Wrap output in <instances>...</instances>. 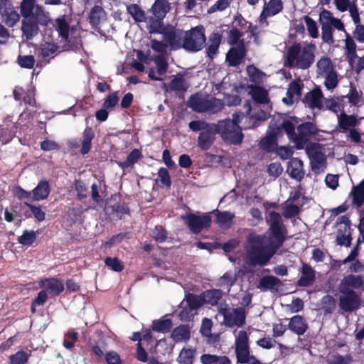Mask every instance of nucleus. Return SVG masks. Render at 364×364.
<instances>
[{
    "instance_id": "62",
    "label": "nucleus",
    "mask_w": 364,
    "mask_h": 364,
    "mask_svg": "<svg viewBox=\"0 0 364 364\" xmlns=\"http://www.w3.org/2000/svg\"><path fill=\"white\" fill-rule=\"evenodd\" d=\"M346 97L349 102L353 106L358 105L362 99L361 95L359 94L356 87L352 82L350 83L349 92L346 95Z\"/></svg>"
},
{
    "instance_id": "3",
    "label": "nucleus",
    "mask_w": 364,
    "mask_h": 364,
    "mask_svg": "<svg viewBox=\"0 0 364 364\" xmlns=\"http://www.w3.org/2000/svg\"><path fill=\"white\" fill-rule=\"evenodd\" d=\"M147 28L151 33L163 34L164 40L171 50L183 48L184 32L182 30L176 29L171 24H149Z\"/></svg>"
},
{
    "instance_id": "2",
    "label": "nucleus",
    "mask_w": 364,
    "mask_h": 364,
    "mask_svg": "<svg viewBox=\"0 0 364 364\" xmlns=\"http://www.w3.org/2000/svg\"><path fill=\"white\" fill-rule=\"evenodd\" d=\"M316 46L309 43L301 48L300 43H294L285 54V65L290 68L306 70L314 62Z\"/></svg>"
},
{
    "instance_id": "41",
    "label": "nucleus",
    "mask_w": 364,
    "mask_h": 364,
    "mask_svg": "<svg viewBox=\"0 0 364 364\" xmlns=\"http://www.w3.org/2000/svg\"><path fill=\"white\" fill-rule=\"evenodd\" d=\"M280 284V279L272 275L263 276L259 281L258 288L262 291H266L269 289L275 288Z\"/></svg>"
},
{
    "instance_id": "50",
    "label": "nucleus",
    "mask_w": 364,
    "mask_h": 364,
    "mask_svg": "<svg viewBox=\"0 0 364 364\" xmlns=\"http://www.w3.org/2000/svg\"><path fill=\"white\" fill-rule=\"evenodd\" d=\"M186 302L191 310H196L201 307L204 304V299L202 294L200 295H196L189 293L186 296Z\"/></svg>"
},
{
    "instance_id": "48",
    "label": "nucleus",
    "mask_w": 364,
    "mask_h": 364,
    "mask_svg": "<svg viewBox=\"0 0 364 364\" xmlns=\"http://www.w3.org/2000/svg\"><path fill=\"white\" fill-rule=\"evenodd\" d=\"M195 355V350L183 348L180 351L177 361L179 364H193Z\"/></svg>"
},
{
    "instance_id": "13",
    "label": "nucleus",
    "mask_w": 364,
    "mask_h": 364,
    "mask_svg": "<svg viewBox=\"0 0 364 364\" xmlns=\"http://www.w3.org/2000/svg\"><path fill=\"white\" fill-rule=\"evenodd\" d=\"M364 291V278L360 274H349L345 275L338 285V291Z\"/></svg>"
},
{
    "instance_id": "5",
    "label": "nucleus",
    "mask_w": 364,
    "mask_h": 364,
    "mask_svg": "<svg viewBox=\"0 0 364 364\" xmlns=\"http://www.w3.org/2000/svg\"><path fill=\"white\" fill-rule=\"evenodd\" d=\"M80 24L70 27V24H53L58 36L61 38L60 43L63 42V50L77 48L81 45L80 32L78 28Z\"/></svg>"
},
{
    "instance_id": "7",
    "label": "nucleus",
    "mask_w": 364,
    "mask_h": 364,
    "mask_svg": "<svg viewBox=\"0 0 364 364\" xmlns=\"http://www.w3.org/2000/svg\"><path fill=\"white\" fill-rule=\"evenodd\" d=\"M306 152L310 160L311 170L315 173L323 172L326 167V157L318 143L309 142L306 146Z\"/></svg>"
},
{
    "instance_id": "9",
    "label": "nucleus",
    "mask_w": 364,
    "mask_h": 364,
    "mask_svg": "<svg viewBox=\"0 0 364 364\" xmlns=\"http://www.w3.org/2000/svg\"><path fill=\"white\" fill-rule=\"evenodd\" d=\"M297 133L294 139V144L297 149H303L307 145L312 136L318 134V129L311 122H306L299 124L296 127Z\"/></svg>"
},
{
    "instance_id": "35",
    "label": "nucleus",
    "mask_w": 364,
    "mask_h": 364,
    "mask_svg": "<svg viewBox=\"0 0 364 364\" xmlns=\"http://www.w3.org/2000/svg\"><path fill=\"white\" fill-rule=\"evenodd\" d=\"M0 12L5 23H17L20 19L19 14L10 4L3 6Z\"/></svg>"
},
{
    "instance_id": "4",
    "label": "nucleus",
    "mask_w": 364,
    "mask_h": 364,
    "mask_svg": "<svg viewBox=\"0 0 364 364\" xmlns=\"http://www.w3.org/2000/svg\"><path fill=\"white\" fill-rule=\"evenodd\" d=\"M217 132L226 144L239 145L242 143L244 134L238 123L232 119H227L219 121L215 124Z\"/></svg>"
},
{
    "instance_id": "39",
    "label": "nucleus",
    "mask_w": 364,
    "mask_h": 364,
    "mask_svg": "<svg viewBox=\"0 0 364 364\" xmlns=\"http://www.w3.org/2000/svg\"><path fill=\"white\" fill-rule=\"evenodd\" d=\"M246 72L250 81L253 82L255 84L254 85L261 84L264 77L265 76L264 73L253 64L247 66Z\"/></svg>"
},
{
    "instance_id": "1",
    "label": "nucleus",
    "mask_w": 364,
    "mask_h": 364,
    "mask_svg": "<svg viewBox=\"0 0 364 364\" xmlns=\"http://www.w3.org/2000/svg\"><path fill=\"white\" fill-rule=\"evenodd\" d=\"M269 243L266 235L250 232L247 236L246 263L250 267L267 265L287 240V229L282 216L276 211L269 213Z\"/></svg>"
},
{
    "instance_id": "32",
    "label": "nucleus",
    "mask_w": 364,
    "mask_h": 364,
    "mask_svg": "<svg viewBox=\"0 0 364 364\" xmlns=\"http://www.w3.org/2000/svg\"><path fill=\"white\" fill-rule=\"evenodd\" d=\"M350 195L353 204L360 208L364 203V178L358 185L353 187Z\"/></svg>"
},
{
    "instance_id": "46",
    "label": "nucleus",
    "mask_w": 364,
    "mask_h": 364,
    "mask_svg": "<svg viewBox=\"0 0 364 364\" xmlns=\"http://www.w3.org/2000/svg\"><path fill=\"white\" fill-rule=\"evenodd\" d=\"M170 90L176 92H185L188 85L186 83L183 75H177L169 83Z\"/></svg>"
},
{
    "instance_id": "42",
    "label": "nucleus",
    "mask_w": 364,
    "mask_h": 364,
    "mask_svg": "<svg viewBox=\"0 0 364 364\" xmlns=\"http://www.w3.org/2000/svg\"><path fill=\"white\" fill-rule=\"evenodd\" d=\"M336 301L333 296L326 294L323 296L320 301V309L323 310L325 315L331 314L336 309Z\"/></svg>"
},
{
    "instance_id": "21",
    "label": "nucleus",
    "mask_w": 364,
    "mask_h": 364,
    "mask_svg": "<svg viewBox=\"0 0 364 364\" xmlns=\"http://www.w3.org/2000/svg\"><path fill=\"white\" fill-rule=\"evenodd\" d=\"M300 119L296 117H291L290 119H284L279 126L274 128L279 134L284 131L288 137L294 142L296 133L295 132V124L299 122Z\"/></svg>"
},
{
    "instance_id": "10",
    "label": "nucleus",
    "mask_w": 364,
    "mask_h": 364,
    "mask_svg": "<svg viewBox=\"0 0 364 364\" xmlns=\"http://www.w3.org/2000/svg\"><path fill=\"white\" fill-rule=\"evenodd\" d=\"M341 295L338 298L340 309L344 312H353L360 307V295L355 291H339Z\"/></svg>"
},
{
    "instance_id": "37",
    "label": "nucleus",
    "mask_w": 364,
    "mask_h": 364,
    "mask_svg": "<svg viewBox=\"0 0 364 364\" xmlns=\"http://www.w3.org/2000/svg\"><path fill=\"white\" fill-rule=\"evenodd\" d=\"M171 337L176 342L188 341L191 338L189 326L182 324L176 327L171 333Z\"/></svg>"
},
{
    "instance_id": "18",
    "label": "nucleus",
    "mask_w": 364,
    "mask_h": 364,
    "mask_svg": "<svg viewBox=\"0 0 364 364\" xmlns=\"http://www.w3.org/2000/svg\"><path fill=\"white\" fill-rule=\"evenodd\" d=\"M245 56V49L243 41L236 47H232L226 54V62L229 66H238Z\"/></svg>"
},
{
    "instance_id": "57",
    "label": "nucleus",
    "mask_w": 364,
    "mask_h": 364,
    "mask_svg": "<svg viewBox=\"0 0 364 364\" xmlns=\"http://www.w3.org/2000/svg\"><path fill=\"white\" fill-rule=\"evenodd\" d=\"M158 176L160 179V187L170 188L172 184L171 176L167 168L161 167L159 169Z\"/></svg>"
},
{
    "instance_id": "44",
    "label": "nucleus",
    "mask_w": 364,
    "mask_h": 364,
    "mask_svg": "<svg viewBox=\"0 0 364 364\" xmlns=\"http://www.w3.org/2000/svg\"><path fill=\"white\" fill-rule=\"evenodd\" d=\"M233 218L234 215L228 211H218L216 214V223L220 228L227 230L231 227Z\"/></svg>"
},
{
    "instance_id": "61",
    "label": "nucleus",
    "mask_w": 364,
    "mask_h": 364,
    "mask_svg": "<svg viewBox=\"0 0 364 364\" xmlns=\"http://www.w3.org/2000/svg\"><path fill=\"white\" fill-rule=\"evenodd\" d=\"M90 23H100L106 19V14L103 9L98 6H95L90 11Z\"/></svg>"
},
{
    "instance_id": "34",
    "label": "nucleus",
    "mask_w": 364,
    "mask_h": 364,
    "mask_svg": "<svg viewBox=\"0 0 364 364\" xmlns=\"http://www.w3.org/2000/svg\"><path fill=\"white\" fill-rule=\"evenodd\" d=\"M59 49L60 46L57 43L45 42L41 45L39 55L44 58L48 57L53 58L58 53L61 52Z\"/></svg>"
},
{
    "instance_id": "12",
    "label": "nucleus",
    "mask_w": 364,
    "mask_h": 364,
    "mask_svg": "<svg viewBox=\"0 0 364 364\" xmlns=\"http://www.w3.org/2000/svg\"><path fill=\"white\" fill-rule=\"evenodd\" d=\"M220 313L224 317L225 323L229 326L241 327L245 323L246 311L243 307H238L230 310L228 308H223L220 310Z\"/></svg>"
},
{
    "instance_id": "31",
    "label": "nucleus",
    "mask_w": 364,
    "mask_h": 364,
    "mask_svg": "<svg viewBox=\"0 0 364 364\" xmlns=\"http://www.w3.org/2000/svg\"><path fill=\"white\" fill-rule=\"evenodd\" d=\"M278 133L274 129L261 141H259V146L262 149L267 151H272L277 145V136Z\"/></svg>"
},
{
    "instance_id": "25",
    "label": "nucleus",
    "mask_w": 364,
    "mask_h": 364,
    "mask_svg": "<svg viewBox=\"0 0 364 364\" xmlns=\"http://www.w3.org/2000/svg\"><path fill=\"white\" fill-rule=\"evenodd\" d=\"M249 337L245 331H240L235 339L236 358L249 352Z\"/></svg>"
},
{
    "instance_id": "16",
    "label": "nucleus",
    "mask_w": 364,
    "mask_h": 364,
    "mask_svg": "<svg viewBox=\"0 0 364 364\" xmlns=\"http://www.w3.org/2000/svg\"><path fill=\"white\" fill-rule=\"evenodd\" d=\"M301 277L296 282L299 287H309L316 280V271L307 263L303 262L300 269Z\"/></svg>"
},
{
    "instance_id": "19",
    "label": "nucleus",
    "mask_w": 364,
    "mask_h": 364,
    "mask_svg": "<svg viewBox=\"0 0 364 364\" xmlns=\"http://www.w3.org/2000/svg\"><path fill=\"white\" fill-rule=\"evenodd\" d=\"M41 288L46 289L49 293L53 296H57L61 294L65 289V284L62 279L50 277L41 280L39 283Z\"/></svg>"
},
{
    "instance_id": "28",
    "label": "nucleus",
    "mask_w": 364,
    "mask_h": 364,
    "mask_svg": "<svg viewBox=\"0 0 364 364\" xmlns=\"http://www.w3.org/2000/svg\"><path fill=\"white\" fill-rule=\"evenodd\" d=\"M169 9L170 6L166 0H156L151 8V12L156 21H161L164 18Z\"/></svg>"
},
{
    "instance_id": "55",
    "label": "nucleus",
    "mask_w": 364,
    "mask_h": 364,
    "mask_svg": "<svg viewBox=\"0 0 364 364\" xmlns=\"http://www.w3.org/2000/svg\"><path fill=\"white\" fill-rule=\"evenodd\" d=\"M154 62L156 65L157 73L159 75H163L167 72L168 65L165 55H156L154 58Z\"/></svg>"
},
{
    "instance_id": "29",
    "label": "nucleus",
    "mask_w": 364,
    "mask_h": 364,
    "mask_svg": "<svg viewBox=\"0 0 364 364\" xmlns=\"http://www.w3.org/2000/svg\"><path fill=\"white\" fill-rule=\"evenodd\" d=\"M252 100L258 104H267L269 102L267 91L258 85H248Z\"/></svg>"
},
{
    "instance_id": "53",
    "label": "nucleus",
    "mask_w": 364,
    "mask_h": 364,
    "mask_svg": "<svg viewBox=\"0 0 364 364\" xmlns=\"http://www.w3.org/2000/svg\"><path fill=\"white\" fill-rule=\"evenodd\" d=\"M127 11L137 22H143L146 20L144 11L136 4H131L127 7Z\"/></svg>"
},
{
    "instance_id": "45",
    "label": "nucleus",
    "mask_w": 364,
    "mask_h": 364,
    "mask_svg": "<svg viewBox=\"0 0 364 364\" xmlns=\"http://www.w3.org/2000/svg\"><path fill=\"white\" fill-rule=\"evenodd\" d=\"M141 157V151L138 149H134L128 154L126 160L119 162L118 165L122 169L125 170L133 166Z\"/></svg>"
},
{
    "instance_id": "43",
    "label": "nucleus",
    "mask_w": 364,
    "mask_h": 364,
    "mask_svg": "<svg viewBox=\"0 0 364 364\" xmlns=\"http://www.w3.org/2000/svg\"><path fill=\"white\" fill-rule=\"evenodd\" d=\"M318 73L319 75H326L336 71L332 60L326 56L321 57L316 63Z\"/></svg>"
},
{
    "instance_id": "17",
    "label": "nucleus",
    "mask_w": 364,
    "mask_h": 364,
    "mask_svg": "<svg viewBox=\"0 0 364 364\" xmlns=\"http://www.w3.org/2000/svg\"><path fill=\"white\" fill-rule=\"evenodd\" d=\"M323 98V95L321 90L319 88H314L304 95L302 102L311 109L316 108L322 109L323 107L322 102Z\"/></svg>"
},
{
    "instance_id": "51",
    "label": "nucleus",
    "mask_w": 364,
    "mask_h": 364,
    "mask_svg": "<svg viewBox=\"0 0 364 364\" xmlns=\"http://www.w3.org/2000/svg\"><path fill=\"white\" fill-rule=\"evenodd\" d=\"M36 239L37 235L35 231L25 230L22 235L18 237V242L23 246H30L35 242Z\"/></svg>"
},
{
    "instance_id": "36",
    "label": "nucleus",
    "mask_w": 364,
    "mask_h": 364,
    "mask_svg": "<svg viewBox=\"0 0 364 364\" xmlns=\"http://www.w3.org/2000/svg\"><path fill=\"white\" fill-rule=\"evenodd\" d=\"M202 364H231L230 359L226 355L204 353L200 356Z\"/></svg>"
},
{
    "instance_id": "38",
    "label": "nucleus",
    "mask_w": 364,
    "mask_h": 364,
    "mask_svg": "<svg viewBox=\"0 0 364 364\" xmlns=\"http://www.w3.org/2000/svg\"><path fill=\"white\" fill-rule=\"evenodd\" d=\"M105 210L108 215H124L130 214V209L128 205L125 202L118 201L112 205H108L105 207Z\"/></svg>"
},
{
    "instance_id": "58",
    "label": "nucleus",
    "mask_w": 364,
    "mask_h": 364,
    "mask_svg": "<svg viewBox=\"0 0 364 364\" xmlns=\"http://www.w3.org/2000/svg\"><path fill=\"white\" fill-rule=\"evenodd\" d=\"M21 30L26 38L31 40L38 33V24H21Z\"/></svg>"
},
{
    "instance_id": "40",
    "label": "nucleus",
    "mask_w": 364,
    "mask_h": 364,
    "mask_svg": "<svg viewBox=\"0 0 364 364\" xmlns=\"http://www.w3.org/2000/svg\"><path fill=\"white\" fill-rule=\"evenodd\" d=\"M202 295L204 299V304H208L212 306H215L223 296V291L215 289H209L203 291Z\"/></svg>"
},
{
    "instance_id": "14",
    "label": "nucleus",
    "mask_w": 364,
    "mask_h": 364,
    "mask_svg": "<svg viewBox=\"0 0 364 364\" xmlns=\"http://www.w3.org/2000/svg\"><path fill=\"white\" fill-rule=\"evenodd\" d=\"M87 346L99 360H102L106 350V341L101 333H95L88 340Z\"/></svg>"
},
{
    "instance_id": "20",
    "label": "nucleus",
    "mask_w": 364,
    "mask_h": 364,
    "mask_svg": "<svg viewBox=\"0 0 364 364\" xmlns=\"http://www.w3.org/2000/svg\"><path fill=\"white\" fill-rule=\"evenodd\" d=\"M304 84L299 80H293L290 82L287 91V97L282 99V102L287 105H291L296 99L300 98Z\"/></svg>"
},
{
    "instance_id": "60",
    "label": "nucleus",
    "mask_w": 364,
    "mask_h": 364,
    "mask_svg": "<svg viewBox=\"0 0 364 364\" xmlns=\"http://www.w3.org/2000/svg\"><path fill=\"white\" fill-rule=\"evenodd\" d=\"M105 264L114 272H122L124 268L123 262L118 257H107L105 259Z\"/></svg>"
},
{
    "instance_id": "47",
    "label": "nucleus",
    "mask_w": 364,
    "mask_h": 364,
    "mask_svg": "<svg viewBox=\"0 0 364 364\" xmlns=\"http://www.w3.org/2000/svg\"><path fill=\"white\" fill-rule=\"evenodd\" d=\"M173 326L172 320L170 318L159 319L153 321L151 329L156 332H161L164 333L171 331Z\"/></svg>"
},
{
    "instance_id": "33",
    "label": "nucleus",
    "mask_w": 364,
    "mask_h": 364,
    "mask_svg": "<svg viewBox=\"0 0 364 364\" xmlns=\"http://www.w3.org/2000/svg\"><path fill=\"white\" fill-rule=\"evenodd\" d=\"M221 43V35L218 33H213L209 36V45L206 48V53L208 58L213 59L218 53Z\"/></svg>"
},
{
    "instance_id": "64",
    "label": "nucleus",
    "mask_w": 364,
    "mask_h": 364,
    "mask_svg": "<svg viewBox=\"0 0 364 364\" xmlns=\"http://www.w3.org/2000/svg\"><path fill=\"white\" fill-rule=\"evenodd\" d=\"M237 359V363L239 364H267L262 363L256 356L251 355L250 352L245 353Z\"/></svg>"
},
{
    "instance_id": "27",
    "label": "nucleus",
    "mask_w": 364,
    "mask_h": 364,
    "mask_svg": "<svg viewBox=\"0 0 364 364\" xmlns=\"http://www.w3.org/2000/svg\"><path fill=\"white\" fill-rule=\"evenodd\" d=\"M338 124L343 132L355 128L359 124V121L354 114H347L343 111L338 115Z\"/></svg>"
},
{
    "instance_id": "59",
    "label": "nucleus",
    "mask_w": 364,
    "mask_h": 364,
    "mask_svg": "<svg viewBox=\"0 0 364 364\" xmlns=\"http://www.w3.org/2000/svg\"><path fill=\"white\" fill-rule=\"evenodd\" d=\"M346 55L350 63L357 58L356 45L352 38L346 40Z\"/></svg>"
},
{
    "instance_id": "54",
    "label": "nucleus",
    "mask_w": 364,
    "mask_h": 364,
    "mask_svg": "<svg viewBox=\"0 0 364 364\" xmlns=\"http://www.w3.org/2000/svg\"><path fill=\"white\" fill-rule=\"evenodd\" d=\"M223 107V103L221 100L216 97H211L209 100L205 99V112H217L220 111Z\"/></svg>"
},
{
    "instance_id": "6",
    "label": "nucleus",
    "mask_w": 364,
    "mask_h": 364,
    "mask_svg": "<svg viewBox=\"0 0 364 364\" xmlns=\"http://www.w3.org/2000/svg\"><path fill=\"white\" fill-rule=\"evenodd\" d=\"M206 37L203 25H198L184 32L183 48L190 52L201 50L205 44Z\"/></svg>"
},
{
    "instance_id": "26",
    "label": "nucleus",
    "mask_w": 364,
    "mask_h": 364,
    "mask_svg": "<svg viewBox=\"0 0 364 364\" xmlns=\"http://www.w3.org/2000/svg\"><path fill=\"white\" fill-rule=\"evenodd\" d=\"M31 193L33 195L32 201H40L46 199L50 193L49 182L46 179L41 180Z\"/></svg>"
},
{
    "instance_id": "11",
    "label": "nucleus",
    "mask_w": 364,
    "mask_h": 364,
    "mask_svg": "<svg viewBox=\"0 0 364 364\" xmlns=\"http://www.w3.org/2000/svg\"><path fill=\"white\" fill-rule=\"evenodd\" d=\"M95 137V133L91 127H86L82 132V140L77 139H70L68 146L71 149H77L80 147V153L82 155L87 154L92 149V141Z\"/></svg>"
},
{
    "instance_id": "30",
    "label": "nucleus",
    "mask_w": 364,
    "mask_h": 364,
    "mask_svg": "<svg viewBox=\"0 0 364 364\" xmlns=\"http://www.w3.org/2000/svg\"><path fill=\"white\" fill-rule=\"evenodd\" d=\"M205 99L198 92L191 95L187 101V106L196 112H205Z\"/></svg>"
},
{
    "instance_id": "22",
    "label": "nucleus",
    "mask_w": 364,
    "mask_h": 364,
    "mask_svg": "<svg viewBox=\"0 0 364 364\" xmlns=\"http://www.w3.org/2000/svg\"><path fill=\"white\" fill-rule=\"evenodd\" d=\"M288 329L298 336H301L307 331L308 323L304 316L295 315L289 319Z\"/></svg>"
},
{
    "instance_id": "52",
    "label": "nucleus",
    "mask_w": 364,
    "mask_h": 364,
    "mask_svg": "<svg viewBox=\"0 0 364 364\" xmlns=\"http://www.w3.org/2000/svg\"><path fill=\"white\" fill-rule=\"evenodd\" d=\"M31 354L24 350H18L9 357L10 364H25L28 362Z\"/></svg>"
},
{
    "instance_id": "23",
    "label": "nucleus",
    "mask_w": 364,
    "mask_h": 364,
    "mask_svg": "<svg viewBox=\"0 0 364 364\" xmlns=\"http://www.w3.org/2000/svg\"><path fill=\"white\" fill-rule=\"evenodd\" d=\"M303 161L299 158H292L288 164L287 172L291 178L301 181L304 178Z\"/></svg>"
},
{
    "instance_id": "63",
    "label": "nucleus",
    "mask_w": 364,
    "mask_h": 364,
    "mask_svg": "<svg viewBox=\"0 0 364 364\" xmlns=\"http://www.w3.org/2000/svg\"><path fill=\"white\" fill-rule=\"evenodd\" d=\"M35 58L33 55H21L17 58V63L22 68L31 69L35 65Z\"/></svg>"
},
{
    "instance_id": "8",
    "label": "nucleus",
    "mask_w": 364,
    "mask_h": 364,
    "mask_svg": "<svg viewBox=\"0 0 364 364\" xmlns=\"http://www.w3.org/2000/svg\"><path fill=\"white\" fill-rule=\"evenodd\" d=\"M181 219L185 221L190 231L195 235L199 234L203 229L210 228L212 224V218L208 213L198 215L192 213H186L181 215Z\"/></svg>"
},
{
    "instance_id": "56",
    "label": "nucleus",
    "mask_w": 364,
    "mask_h": 364,
    "mask_svg": "<svg viewBox=\"0 0 364 364\" xmlns=\"http://www.w3.org/2000/svg\"><path fill=\"white\" fill-rule=\"evenodd\" d=\"M29 17L33 23H47L49 21L48 16L39 6L35 7L34 11Z\"/></svg>"
},
{
    "instance_id": "49",
    "label": "nucleus",
    "mask_w": 364,
    "mask_h": 364,
    "mask_svg": "<svg viewBox=\"0 0 364 364\" xmlns=\"http://www.w3.org/2000/svg\"><path fill=\"white\" fill-rule=\"evenodd\" d=\"M353 360V356L350 354L341 355L338 353H335L328 355V364H350Z\"/></svg>"
},
{
    "instance_id": "24",
    "label": "nucleus",
    "mask_w": 364,
    "mask_h": 364,
    "mask_svg": "<svg viewBox=\"0 0 364 364\" xmlns=\"http://www.w3.org/2000/svg\"><path fill=\"white\" fill-rule=\"evenodd\" d=\"M282 8L283 4L282 0H269L264 5L260 15L261 20L264 21L268 17L277 15L282 10Z\"/></svg>"
},
{
    "instance_id": "15",
    "label": "nucleus",
    "mask_w": 364,
    "mask_h": 364,
    "mask_svg": "<svg viewBox=\"0 0 364 364\" xmlns=\"http://www.w3.org/2000/svg\"><path fill=\"white\" fill-rule=\"evenodd\" d=\"M217 133L215 124H212L203 132H200L198 137V146L203 151H208L213 144Z\"/></svg>"
}]
</instances>
